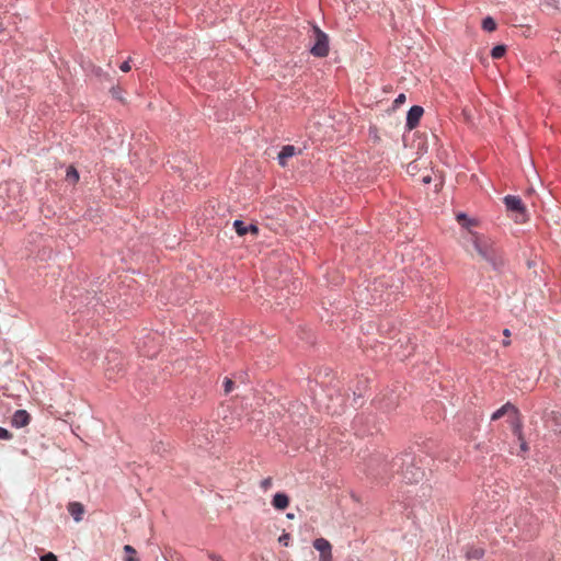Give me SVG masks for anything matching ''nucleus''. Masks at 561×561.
<instances>
[{
  "label": "nucleus",
  "mask_w": 561,
  "mask_h": 561,
  "mask_svg": "<svg viewBox=\"0 0 561 561\" xmlns=\"http://www.w3.org/2000/svg\"><path fill=\"white\" fill-rule=\"evenodd\" d=\"M405 94L401 93L397 96V99L394 100V104L398 106L400 104H403L405 102Z\"/></svg>",
  "instance_id": "cd10ccee"
},
{
  "label": "nucleus",
  "mask_w": 561,
  "mask_h": 561,
  "mask_svg": "<svg viewBox=\"0 0 561 561\" xmlns=\"http://www.w3.org/2000/svg\"><path fill=\"white\" fill-rule=\"evenodd\" d=\"M124 552L126 553V557L124 558V561H139L137 558V551L134 547L130 545L124 546Z\"/></svg>",
  "instance_id": "ddd939ff"
},
{
  "label": "nucleus",
  "mask_w": 561,
  "mask_h": 561,
  "mask_svg": "<svg viewBox=\"0 0 561 561\" xmlns=\"http://www.w3.org/2000/svg\"><path fill=\"white\" fill-rule=\"evenodd\" d=\"M232 385H233L232 380L226 379V381H225V391H226V393L231 391Z\"/></svg>",
  "instance_id": "c85d7f7f"
},
{
  "label": "nucleus",
  "mask_w": 561,
  "mask_h": 561,
  "mask_svg": "<svg viewBox=\"0 0 561 561\" xmlns=\"http://www.w3.org/2000/svg\"><path fill=\"white\" fill-rule=\"evenodd\" d=\"M297 153L296 148L291 145H286L282 148L278 153V163L282 167H286L287 160Z\"/></svg>",
  "instance_id": "1a4fd4ad"
},
{
  "label": "nucleus",
  "mask_w": 561,
  "mask_h": 561,
  "mask_svg": "<svg viewBox=\"0 0 561 561\" xmlns=\"http://www.w3.org/2000/svg\"><path fill=\"white\" fill-rule=\"evenodd\" d=\"M508 344H510V341L504 340V345H508Z\"/></svg>",
  "instance_id": "f704fd0d"
},
{
  "label": "nucleus",
  "mask_w": 561,
  "mask_h": 561,
  "mask_svg": "<svg viewBox=\"0 0 561 561\" xmlns=\"http://www.w3.org/2000/svg\"><path fill=\"white\" fill-rule=\"evenodd\" d=\"M505 53H506V47L504 45H497V46L493 47V49L491 50V56L494 59H500L505 55Z\"/></svg>",
  "instance_id": "f3484780"
},
{
  "label": "nucleus",
  "mask_w": 561,
  "mask_h": 561,
  "mask_svg": "<svg viewBox=\"0 0 561 561\" xmlns=\"http://www.w3.org/2000/svg\"><path fill=\"white\" fill-rule=\"evenodd\" d=\"M66 180L72 184L79 181V173L75 167L70 165L67 169Z\"/></svg>",
  "instance_id": "4468645a"
},
{
  "label": "nucleus",
  "mask_w": 561,
  "mask_h": 561,
  "mask_svg": "<svg viewBox=\"0 0 561 561\" xmlns=\"http://www.w3.org/2000/svg\"><path fill=\"white\" fill-rule=\"evenodd\" d=\"M319 561H333L332 551L329 553L320 554Z\"/></svg>",
  "instance_id": "bb28decb"
},
{
  "label": "nucleus",
  "mask_w": 561,
  "mask_h": 561,
  "mask_svg": "<svg viewBox=\"0 0 561 561\" xmlns=\"http://www.w3.org/2000/svg\"><path fill=\"white\" fill-rule=\"evenodd\" d=\"M482 28L486 32H493L496 28L495 21L488 16L482 21Z\"/></svg>",
  "instance_id": "dca6fc26"
},
{
  "label": "nucleus",
  "mask_w": 561,
  "mask_h": 561,
  "mask_svg": "<svg viewBox=\"0 0 561 561\" xmlns=\"http://www.w3.org/2000/svg\"><path fill=\"white\" fill-rule=\"evenodd\" d=\"M31 415L25 410H16L11 419L12 426L20 428L28 425Z\"/></svg>",
  "instance_id": "0eeeda50"
},
{
  "label": "nucleus",
  "mask_w": 561,
  "mask_h": 561,
  "mask_svg": "<svg viewBox=\"0 0 561 561\" xmlns=\"http://www.w3.org/2000/svg\"><path fill=\"white\" fill-rule=\"evenodd\" d=\"M508 411H513L516 413L515 407L511 403H506L492 414L491 420L496 421V420L501 419L502 416H504Z\"/></svg>",
  "instance_id": "f8f14e48"
},
{
  "label": "nucleus",
  "mask_w": 561,
  "mask_h": 561,
  "mask_svg": "<svg viewBox=\"0 0 561 561\" xmlns=\"http://www.w3.org/2000/svg\"><path fill=\"white\" fill-rule=\"evenodd\" d=\"M506 209L511 213L514 221L523 224L527 219L526 207L518 196L507 195L504 197Z\"/></svg>",
  "instance_id": "20e7f679"
},
{
  "label": "nucleus",
  "mask_w": 561,
  "mask_h": 561,
  "mask_svg": "<svg viewBox=\"0 0 561 561\" xmlns=\"http://www.w3.org/2000/svg\"><path fill=\"white\" fill-rule=\"evenodd\" d=\"M504 335L510 336V330L508 329L504 330Z\"/></svg>",
  "instance_id": "72a5a7b5"
},
{
  "label": "nucleus",
  "mask_w": 561,
  "mask_h": 561,
  "mask_svg": "<svg viewBox=\"0 0 561 561\" xmlns=\"http://www.w3.org/2000/svg\"><path fill=\"white\" fill-rule=\"evenodd\" d=\"M11 438H12V434L8 430L0 427V439L9 440Z\"/></svg>",
  "instance_id": "4be33fe9"
},
{
  "label": "nucleus",
  "mask_w": 561,
  "mask_h": 561,
  "mask_svg": "<svg viewBox=\"0 0 561 561\" xmlns=\"http://www.w3.org/2000/svg\"><path fill=\"white\" fill-rule=\"evenodd\" d=\"M41 561H58V559L53 552H48L41 557Z\"/></svg>",
  "instance_id": "b1692460"
},
{
  "label": "nucleus",
  "mask_w": 561,
  "mask_h": 561,
  "mask_svg": "<svg viewBox=\"0 0 561 561\" xmlns=\"http://www.w3.org/2000/svg\"><path fill=\"white\" fill-rule=\"evenodd\" d=\"M553 421H554V424H556V426H557V428H556V430L561 434V414L556 415V416L553 417Z\"/></svg>",
  "instance_id": "a878e982"
},
{
  "label": "nucleus",
  "mask_w": 561,
  "mask_h": 561,
  "mask_svg": "<svg viewBox=\"0 0 561 561\" xmlns=\"http://www.w3.org/2000/svg\"><path fill=\"white\" fill-rule=\"evenodd\" d=\"M216 561H224L221 558H216Z\"/></svg>",
  "instance_id": "c9c22d12"
},
{
  "label": "nucleus",
  "mask_w": 561,
  "mask_h": 561,
  "mask_svg": "<svg viewBox=\"0 0 561 561\" xmlns=\"http://www.w3.org/2000/svg\"><path fill=\"white\" fill-rule=\"evenodd\" d=\"M457 221L466 228L474 226L476 222L472 219H469L465 214L457 215Z\"/></svg>",
  "instance_id": "a211bd4d"
},
{
  "label": "nucleus",
  "mask_w": 561,
  "mask_h": 561,
  "mask_svg": "<svg viewBox=\"0 0 561 561\" xmlns=\"http://www.w3.org/2000/svg\"><path fill=\"white\" fill-rule=\"evenodd\" d=\"M106 359L107 367L105 369V376L110 380H116L125 370L124 358L118 352L111 351L107 354Z\"/></svg>",
  "instance_id": "7ed1b4c3"
},
{
  "label": "nucleus",
  "mask_w": 561,
  "mask_h": 561,
  "mask_svg": "<svg viewBox=\"0 0 561 561\" xmlns=\"http://www.w3.org/2000/svg\"><path fill=\"white\" fill-rule=\"evenodd\" d=\"M272 484H273V480H272V478L268 477L261 481L260 486L263 491H267L268 489H271Z\"/></svg>",
  "instance_id": "aec40b11"
},
{
  "label": "nucleus",
  "mask_w": 561,
  "mask_h": 561,
  "mask_svg": "<svg viewBox=\"0 0 561 561\" xmlns=\"http://www.w3.org/2000/svg\"><path fill=\"white\" fill-rule=\"evenodd\" d=\"M463 239L466 241L467 251L472 256L476 252L481 260L491 264L493 267H497L502 264V256L491 238L468 230Z\"/></svg>",
  "instance_id": "f257e3e1"
},
{
  "label": "nucleus",
  "mask_w": 561,
  "mask_h": 561,
  "mask_svg": "<svg viewBox=\"0 0 561 561\" xmlns=\"http://www.w3.org/2000/svg\"><path fill=\"white\" fill-rule=\"evenodd\" d=\"M314 44L311 47V54L316 57H325L329 54V37L318 26H313Z\"/></svg>",
  "instance_id": "39448f33"
},
{
  "label": "nucleus",
  "mask_w": 561,
  "mask_h": 561,
  "mask_svg": "<svg viewBox=\"0 0 561 561\" xmlns=\"http://www.w3.org/2000/svg\"><path fill=\"white\" fill-rule=\"evenodd\" d=\"M417 167H419V165H417V162H416V161H413V162L409 163V164H408V169H407V170H408V173H410V174H412V175H413V174L415 173V171L417 170Z\"/></svg>",
  "instance_id": "393cba45"
},
{
  "label": "nucleus",
  "mask_w": 561,
  "mask_h": 561,
  "mask_svg": "<svg viewBox=\"0 0 561 561\" xmlns=\"http://www.w3.org/2000/svg\"><path fill=\"white\" fill-rule=\"evenodd\" d=\"M67 510L77 523L82 520L85 510L80 502H70Z\"/></svg>",
  "instance_id": "6e6552de"
},
{
  "label": "nucleus",
  "mask_w": 561,
  "mask_h": 561,
  "mask_svg": "<svg viewBox=\"0 0 561 561\" xmlns=\"http://www.w3.org/2000/svg\"><path fill=\"white\" fill-rule=\"evenodd\" d=\"M393 467L401 469V476L407 483L417 482L424 476L422 469L414 465L413 458L410 455L394 458Z\"/></svg>",
  "instance_id": "f03ea898"
},
{
  "label": "nucleus",
  "mask_w": 561,
  "mask_h": 561,
  "mask_svg": "<svg viewBox=\"0 0 561 561\" xmlns=\"http://www.w3.org/2000/svg\"><path fill=\"white\" fill-rule=\"evenodd\" d=\"M289 540H290V536L289 534H283L279 538H278V541L285 546V547H288L289 546Z\"/></svg>",
  "instance_id": "5701e85b"
},
{
  "label": "nucleus",
  "mask_w": 561,
  "mask_h": 561,
  "mask_svg": "<svg viewBox=\"0 0 561 561\" xmlns=\"http://www.w3.org/2000/svg\"><path fill=\"white\" fill-rule=\"evenodd\" d=\"M272 504L276 510L284 511L289 505V497L285 493H276L273 497Z\"/></svg>",
  "instance_id": "9d476101"
},
{
  "label": "nucleus",
  "mask_w": 561,
  "mask_h": 561,
  "mask_svg": "<svg viewBox=\"0 0 561 561\" xmlns=\"http://www.w3.org/2000/svg\"><path fill=\"white\" fill-rule=\"evenodd\" d=\"M424 110L422 106L414 105L410 108L407 115V127L410 130L414 129L419 125Z\"/></svg>",
  "instance_id": "423d86ee"
},
{
  "label": "nucleus",
  "mask_w": 561,
  "mask_h": 561,
  "mask_svg": "<svg viewBox=\"0 0 561 561\" xmlns=\"http://www.w3.org/2000/svg\"><path fill=\"white\" fill-rule=\"evenodd\" d=\"M484 554V550L481 548H470L466 556L468 559H481Z\"/></svg>",
  "instance_id": "2eb2a0df"
},
{
  "label": "nucleus",
  "mask_w": 561,
  "mask_h": 561,
  "mask_svg": "<svg viewBox=\"0 0 561 561\" xmlns=\"http://www.w3.org/2000/svg\"><path fill=\"white\" fill-rule=\"evenodd\" d=\"M209 558L213 560V561H216V558H220L219 556H216L214 553H209Z\"/></svg>",
  "instance_id": "473e14b6"
},
{
  "label": "nucleus",
  "mask_w": 561,
  "mask_h": 561,
  "mask_svg": "<svg viewBox=\"0 0 561 561\" xmlns=\"http://www.w3.org/2000/svg\"><path fill=\"white\" fill-rule=\"evenodd\" d=\"M121 70L124 72H128L130 70L129 61L126 60L119 66Z\"/></svg>",
  "instance_id": "c756f323"
},
{
  "label": "nucleus",
  "mask_w": 561,
  "mask_h": 561,
  "mask_svg": "<svg viewBox=\"0 0 561 561\" xmlns=\"http://www.w3.org/2000/svg\"><path fill=\"white\" fill-rule=\"evenodd\" d=\"M247 228H248V232H251L255 236L259 233V228L255 225L247 226Z\"/></svg>",
  "instance_id": "7c9ffc66"
},
{
  "label": "nucleus",
  "mask_w": 561,
  "mask_h": 561,
  "mask_svg": "<svg viewBox=\"0 0 561 561\" xmlns=\"http://www.w3.org/2000/svg\"><path fill=\"white\" fill-rule=\"evenodd\" d=\"M516 433H517V435H518V439L522 442V443H520V449H522L523 451H527L528 446H527V444H526V443L524 442V439H523L522 431H520V428H519V427H517V428H516Z\"/></svg>",
  "instance_id": "412c9836"
},
{
  "label": "nucleus",
  "mask_w": 561,
  "mask_h": 561,
  "mask_svg": "<svg viewBox=\"0 0 561 561\" xmlns=\"http://www.w3.org/2000/svg\"><path fill=\"white\" fill-rule=\"evenodd\" d=\"M313 547L320 554L329 553L332 551L331 543L324 538H318L313 541Z\"/></svg>",
  "instance_id": "9b49d317"
},
{
  "label": "nucleus",
  "mask_w": 561,
  "mask_h": 561,
  "mask_svg": "<svg viewBox=\"0 0 561 561\" xmlns=\"http://www.w3.org/2000/svg\"><path fill=\"white\" fill-rule=\"evenodd\" d=\"M422 181H423V183L428 184L431 182V176L430 175H425V176H423Z\"/></svg>",
  "instance_id": "2f4dec72"
},
{
  "label": "nucleus",
  "mask_w": 561,
  "mask_h": 561,
  "mask_svg": "<svg viewBox=\"0 0 561 561\" xmlns=\"http://www.w3.org/2000/svg\"><path fill=\"white\" fill-rule=\"evenodd\" d=\"M233 227H234V229H236V232H237L240 237H242V236H244V234H247V233H248V228H247V226L244 225V222H243V221H241V220H236V221L233 222Z\"/></svg>",
  "instance_id": "6ab92c4d"
}]
</instances>
